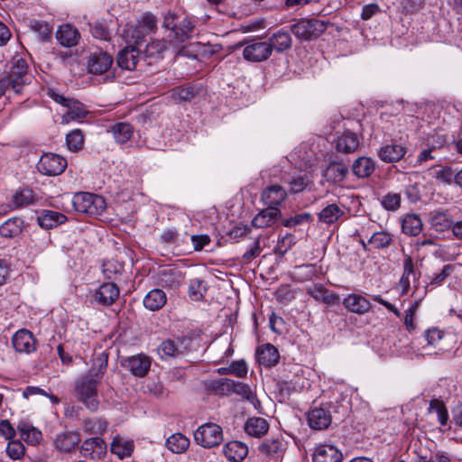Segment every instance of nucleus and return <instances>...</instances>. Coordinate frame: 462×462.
Masks as SVG:
<instances>
[{"mask_svg": "<svg viewBox=\"0 0 462 462\" xmlns=\"http://www.w3.org/2000/svg\"><path fill=\"white\" fill-rule=\"evenodd\" d=\"M342 453L332 445H320L316 448L313 455V462H340Z\"/></svg>", "mask_w": 462, "mask_h": 462, "instance_id": "5701e85b", "label": "nucleus"}, {"mask_svg": "<svg viewBox=\"0 0 462 462\" xmlns=\"http://www.w3.org/2000/svg\"><path fill=\"white\" fill-rule=\"evenodd\" d=\"M247 371V365L244 360L232 362L228 366V373L240 378L245 377Z\"/></svg>", "mask_w": 462, "mask_h": 462, "instance_id": "69168bd1", "label": "nucleus"}, {"mask_svg": "<svg viewBox=\"0 0 462 462\" xmlns=\"http://www.w3.org/2000/svg\"><path fill=\"white\" fill-rule=\"evenodd\" d=\"M295 244V236L291 234H286L278 240L275 252L283 255Z\"/></svg>", "mask_w": 462, "mask_h": 462, "instance_id": "680f3d73", "label": "nucleus"}, {"mask_svg": "<svg viewBox=\"0 0 462 462\" xmlns=\"http://www.w3.org/2000/svg\"><path fill=\"white\" fill-rule=\"evenodd\" d=\"M38 224L44 229H51L67 221V217L54 210H42L38 217Z\"/></svg>", "mask_w": 462, "mask_h": 462, "instance_id": "a878e982", "label": "nucleus"}, {"mask_svg": "<svg viewBox=\"0 0 462 462\" xmlns=\"http://www.w3.org/2000/svg\"><path fill=\"white\" fill-rule=\"evenodd\" d=\"M195 96V90L192 87L180 86L171 91V98L175 102L189 101Z\"/></svg>", "mask_w": 462, "mask_h": 462, "instance_id": "13d9d810", "label": "nucleus"}, {"mask_svg": "<svg viewBox=\"0 0 462 462\" xmlns=\"http://www.w3.org/2000/svg\"><path fill=\"white\" fill-rule=\"evenodd\" d=\"M139 59L140 50L136 46H127L118 53L117 64L123 69L134 70Z\"/></svg>", "mask_w": 462, "mask_h": 462, "instance_id": "aec40b11", "label": "nucleus"}, {"mask_svg": "<svg viewBox=\"0 0 462 462\" xmlns=\"http://www.w3.org/2000/svg\"><path fill=\"white\" fill-rule=\"evenodd\" d=\"M444 334L441 330L432 328L425 331L424 338L427 341V346L434 349V354H441L446 351L442 345Z\"/></svg>", "mask_w": 462, "mask_h": 462, "instance_id": "a19ab883", "label": "nucleus"}, {"mask_svg": "<svg viewBox=\"0 0 462 462\" xmlns=\"http://www.w3.org/2000/svg\"><path fill=\"white\" fill-rule=\"evenodd\" d=\"M381 203L385 209L395 211L400 208L401 195L399 193L389 192L383 197Z\"/></svg>", "mask_w": 462, "mask_h": 462, "instance_id": "052dcab7", "label": "nucleus"}, {"mask_svg": "<svg viewBox=\"0 0 462 462\" xmlns=\"http://www.w3.org/2000/svg\"><path fill=\"white\" fill-rule=\"evenodd\" d=\"M428 222L430 229L437 233L452 230L454 222L448 210L436 209L429 213Z\"/></svg>", "mask_w": 462, "mask_h": 462, "instance_id": "9b49d317", "label": "nucleus"}, {"mask_svg": "<svg viewBox=\"0 0 462 462\" xmlns=\"http://www.w3.org/2000/svg\"><path fill=\"white\" fill-rule=\"evenodd\" d=\"M120 290L114 282H106L100 285L94 293L95 301L102 306L109 307L119 298Z\"/></svg>", "mask_w": 462, "mask_h": 462, "instance_id": "9d476101", "label": "nucleus"}, {"mask_svg": "<svg viewBox=\"0 0 462 462\" xmlns=\"http://www.w3.org/2000/svg\"><path fill=\"white\" fill-rule=\"evenodd\" d=\"M183 276L181 272L173 268H163L157 274V284L170 289L180 285Z\"/></svg>", "mask_w": 462, "mask_h": 462, "instance_id": "393cba45", "label": "nucleus"}, {"mask_svg": "<svg viewBox=\"0 0 462 462\" xmlns=\"http://www.w3.org/2000/svg\"><path fill=\"white\" fill-rule=\"evenodd\" d=\"M151 363V358L144 354L122 357L120 360L121 365L136 377H144L150 370Z\"/></svg>", "mask_w": 462, "mask_h": 462, "instance_id": "6e6552de", "label": "nucleus"}, {"mask_svg": "<svg viewBox=\"0 0 462 462\" xmlns=\"http://www.w3.org/2000/svg\"><path fill=\"white\" fill-rule=\"evenodd\" d=\"M343 305L351 312L365 314L372 309L371 302L362 295L351 293L343 300Z\"/></svg>", "mask_w": 462, "mask_h": 462, "instance_id": "412c9836", "label": "nucleus"}, {"mask_svg": "<svg viewBox=\"0 0 462 462\" xmlns=\"http://www.w3.org/2000/svg\"><path fill=\"white\" fill-rule=\"evenodd\" d=\"M287 193L280 185H271L263 189L261 199L268 208H278L286 199Z\"/></svg>", "mask_w": 462, "mask_h": 462, "instance_id": "a211bd4d", "label": "nucleus"}, {"mask_svg": "<svg viewBox=\"0 0 462 462\" xmlns=\"http://www.w3.org/2000/svg\"><path fill=\"white\" fill-rule=\"evenodd\" d=\"M23 226V220L20 217H12L0 226V235L5 238H13L18 236Z\"/></svg>", "mask_w": 462, "mask_h": 462, "instance_id": "c03bdc74", "label": "nucleus"}, {"mask_svg": "<svg viewBox=\"0 0 462 462\" xmlns=\"http://www.w3.org/2000/svg\"><path fill=\"white\" fill-rule=\"evenodd\" d=\"M430 412H436L438 420L441 426H446L448 420V412L442 401L433 399L430 402L429 407Z\"/></svg>", "mask_w": 462, "mask_h": 462, "instance_id": "3c124183", "label": "nucleus"}, {"mask_svg": "<svg viewBox=\"0 0 462 462\" xmlns=\"http://www.w3.org/2000/svg\"><path fill=\"white\" fill-rule=\"evenodd\" d=\"M206 291V287L204 285V282L199 279H193L190 281L189 286V296L194 300H199L203 298L204 293Z\"/></svg>", "mask_w": 462, "mask_h": 462, "instance_id": "bf43d9fd", "label": "nucleus"}, {"mask_svg": "<svg viewBox=\"0 0 462 462\" xmlns=\"http://www.w3.org/2000/svg\"><path fill=\"white\" fill-rule=\"evenodd\" d=\"M162 358L177 357L182 354V342L180 339H166L157 348Z\"/></svg>", "mask_w": 462, "mask_h": 462, "instance_id": "e433bc0d", "label": "nucleus"}, {"mask_svg": "<svg viewBox=\"0 0 462 462\" xmlns=\"http://www.w3.org/2000/svg\"><path fill=\"white\" fill-rule=\"evenodd\" d=\"M256 358L261 365L273 367L278 364L280 354L273 345L268 343L257 347Z\"/></svg>", "mask_w": 462, "mask_h": 462, "instance_id": "6ab92c4d", "label": "nucleus"}, {"mask_svg": "<svg viewBox=\"0 0 462 462\" xmlns=\"http://www.w3.org/2000/svg\"><path fill=\"white\" fill-rule=\"evenodd\" d=\"M13 202L16 208L32 205L35 202L34 193L30 189H24L17 191L13 197Z\"/></svg>", "mask_w": 462, "mask_h": 462, "instance_id": "09e8293b", "label": "nucleus"}, {"mask_svg": "<svg viewBox=\"0 0 462 462\" xmlns=\"http://www.w3.org/2000/svg\"><path fill=\"white\" fill-rule=\"evenodd\" d=\"M162 26L171 31L177 42L182 43L191 37L195 23L185 14L170 11L164 15Z\"/></svg>", "mask_w": 462, "mask_h": 462, "instance_id": "f257e3e1", "label": "nucleus"}, {"mask_svg": "<svg viewBox=\"0 0 462 462\" xmlns=\"http://www.w3.org/2000/svg\"><path fill=\"white\" fill-rule=\"evenodd\" d=\"M329 405H322L311 409L307 415L310 428L315 430H326L331 423L332 416Z\"/></svg>", "mask_w": 462, "mask_h": 462, "instance_id": "1a4fd4ad", "label": "nucleus"}, {"mask_svg": "<svg viewBox=\"0 0 462 462\" xmlns=\"http://www.w3.org/2000/svg\"><path fill=\"white\" fill-rule=\"evenodd\" d=\"M285 444L280 438L266 439L259 447L262 453L272 457H279L284 451Z\"/></svg>", "mask_w": 462, "mask_h": 462, "instance_id": "79ce46f5", "label": "nucleus"}, {"mask_svg": "<svg viewBox=\"0 0 462 462\" xmlns=\"http://www.w3.org/2000/svg\"><path fill=\"white\" fill-rule=\"evenodd\" d=\"M358 146V136L350 131H345L340 136H338L336 143L337 150L345 153L354 152Z\"/></svg>", "mask_w": 462, "mask_h": 462, "instance_id": "473e14b6", "label": "nucleus"}, {"mask_svg": "<svg viewBox=\"0 0 462 462\" xmlns=\"http://www.w3.org/2000/svg\"><path fill=\"white\" fill-rule=\"evenodd\" d=\"M168 43L163 40L152 41L148 43L143 51L146 57H159L164 51H166Z\"/></svg>", "mask_w": 462, "mask_h": 462, "instance_id": "4d7b16f0", "label": "nucleus"}, {"mask_svg": "<svg viewBox=\"0 0 462 462\" xmlns=\"http://www.w3.org/2000/svg\"><path fill=\"white\" fill-rule=\"evenodd\" d=\"M393 242V236L385 231L374 233L368 240V244L378 250L389 247Z\"/></svg>", "mask_w": 462, "mask_h": 462, "instance_id": "de8ad7c7", "label": "nucleus"}, {"mask_svg": "<svg viewBox=\"0 0 462 462\" xmlns=\"http://www.w3.org/2000/svg\"><path fill=\"white\" fill-rule=\"evenodd\" d=\"M225 457L232 462L242 461L248 454V448L241 441H229L223 448Z\"/></svg>", "mask_w": 462, "mask_h": 462, "instance_id": "bb28decb", "label": "nucleus"}, {"mask_svg": "<svg viewBox=\"0 0 462 462\" xmlns=\"http://www.w3.org/2000/svg\"><path fill=\"white\" fill-rule=\"evenodd\" d=\"M79 32L77 28L70 24H62L56 32L58 42L64 47L76 46L79 40Z\"/></svg>", "mask_w": 462, "mask_h": 462, "instance_id": "b1692460", "label": "nucleus"}, {"mask_svg": "<svg viewBox=\"0 0 462 462\" xmlns=\"http://www.w3.org/2000/svg\"><path fill=\"white\" fill-rule=\"evenodd\" d=\"M167 302L166 293L161 289H152L143 298V303L145 309L157 311Z\"/></svg>", "mask_w": 462, "mask_h": 462, "instance_id": "cd10ccee", "label": "nucleus"}, {"mask_svg": "<svg viewBox=\"0 0 462 462\" xmlns=\"http://www.w3.org/2000/svg\"><path fill=\"white\" fill-rule=\"evenodd\" d=\"M194 439L198 445L203 448H215L223 441L222 428L216 423H205L194 432Z\"/></svg>", "mask_w": 462, "mask_h": 462, "instance_id": "39448f33", "label": "nucleus"}, {"mask_svg": "<svg viewBox=\"0 0 462 462\" xmlns=\"http://www.w3.org/2000/svg\"><path fill=\"white\" fill-rule=\"evenodd\" d=\"M80 441L81 437L78 431H67L56 435L54 445L60 452L69 453L79 446Z\"/></svg>", "mask_w": 462, "mask_h": 462, "instance_id": "f3484780", "label": "nucleus"}, {"mask_svg": "<svg viewBox=\"0 0 462 462\" xmlns=\"http://www.w3.org/2000/svg\"><path fill=\"white\" fill-rule=\"evenodd\" d=\"M27 69V63L23 59L19 58L13 60V65L8 74L14 79L16 88L20 86L23 88L26 84L28 79Z\"/></svg>", "mask_w": 462, "mask_h": 462, "instance_id": "72a5a7b5", "label": "nucleus"}, {"mask_svg": "<svg viewBox=\"0 0 462 462\" xmlns=\"http://www.w3.org/2000/svg\"><path fill=\"white\" fill-rule=\"evenodd\" d=\"M406 150L399 144H387L378 152L379 158L384 162H395L405 155Z\"/></svg>", "mask_w": 462, "mask_h": 462, "instance_id": "f704fd0d", "label": "nucleus"}, {"mask_svg": "<svg viewBox=\"0 0 462 462\" xmlns=\"http://www.w3.org/2000/svg\"><path fill=\"white\" fill-rule=\"evenodd\" d=\"M326 29L327 24L318 19H300L291 26L295 37L305 42L319 38Z\"/></svg>", "mask_w": 462, "mask_h": 462, "instance_id": "20e7f679", "label": "nucleus"}, {"mask_svg": "<svg viewBox=\"0 0 462 462\" xmlns=\"http://www.w3.org/2000/svg\"><path fill=\"white\" fill-rule=\"evenodd\" d=\"M66 167V159L55 153L43 154L37 164L38 171L48 176L60 175L65 171Z\"/></svg>", "mask_w": 462, "mask_h": 462, "instance_id": "0eeeda50", "label": "nucleus"}, {"mask_svg": "<svg viewBox=\"0 0 462 462\" xmlns=\"http://www.w3.org/2000/svg\"><path fill=\"white\" fill-rule=\"evenodd\" d=\"M66 143L69 151L77 152L83 147L84 136L80 130L76 129L66 135Z\"/></svg>", "mask_w": 462, "mask_h": 462, "instance_id": "5fc2aeb1", "label": "nucleus"}, {"mask_svg": "<svg viewBox=\"0 0 462 462\" xmlns=\"http://www.w3.org/2000/svg\"><path fill=\"white\" fill-rule=\"evenodd\" d=\"M311 215L310 213H300L297 214L294 217H289L285 219L282 224L286 227H293L303 223H309L311 221Z\"/></svg>", "mask_w": 462, "mask_h": 462, "instance_id": "0e129e2a", "label": "nucleus"}, {"mask_svg": "<svg viewBox=\"0 0 462 462\" xmlns=\"http://www.w3.org/2000/svg\"><path fill=\"white\" fill-rule=\"evenodd\" d=\"M25 448L23 444L17 439L9 440L6 447V454L13 460H19L23 457Z\"/></svg>", "mask_w": 462, "mask_h": 462, "instance_id": "6e6d98bb", "label": "nucleus"}, {"mask_svg": "<svg viewBox=\"0 0 462 462\" xmlns=\"http://www.w3.org/2000/svg\"><path fill=\"white\" fill-rule=\"evenodd\" d=\"M269 423L263 418L253 417L249 418L245 424V432L253 437L260 438L267 433Z\"/></svg>", "mask_w": 462, "mask_h": 462, "instance_id": "c9c22d12", "label": "nucleus"}, {"mask_svg": "<svg viewBox=\"0 0 462 462\" xmlns=\"http://www.w3.org/2000/svg\"><path fill=\"white\" fill-rule=\"evenodd\" d=\"M125 272L124 263L114 259L106 260L102 264V273L107 282L120 281Z\"/></svg>", "mask_w": 462, "mask_h": 462, "instance_id": "c85d7f7f", "label": "nucleus"}, {"mask_svg": "<svg viewBox=\"0 0 462 462\" xmlns=\"http://www.w3.org/2000/svg\"><path fill=\"white\" fill-rule=\"evenodd\" d=\"M281 217L279 208H266L262 209L252 220V225L256 228L272 226Z\"/></svg>", "mask_w": 462, "mask_h": 462, "instance_id": "4be33fe9", "label": "nucleus"}, {"mask_svg": "<svg viewBox=\"0 0 462 462\" xmlns=\"http://www.w3.org/2000/svg\"><path fill=\"white\" fill-rule=\"evenodd\" d=\"M455 266L452 264H446L442 267L439 273H436L429 285L439 286L444 281L454 272Z\"/></svg>", "mask_w": 462, "mask_h": 462, "instance_id": "e2e57ef3", "label": "nucleus"}, {"mask_svg": "<svg viewBox=\"0 0 462 462\" xmlns=\"http://www.w3.org/2000/svg\"><path fill=\"white\" fill-rule=\"evenodd\" d=\"M90 32L92 35L97 39L108 40L110 37V33L107 28L97 22L90 24Z\"/></svg>", "mask_w": 462, "mask_h": 462, "instance_id": "774afa93", "label": "nucleus"}, {"mask_svg": "<svg viewBox=\"0 0 462 462\" xmlns=\"http://www.w3.org/2000/svg\"><path fill=\"white\" fill-rule=\"evenodd\" d=\"M30 28L39 35L42 42H48L51 38L52 27L44 21H31Z\"/></svg>", "mask_w": 462, "mask_h": 462, "instance_id": "8fccbe9b", "label": "nucleus"}, {"mask_svg": "<svg viewBox=\"0 0 462 462\" xmlns=\"http://www.w3.org/2000/svg\"><path fill=\"white\" fill-rule=\"evenodd\" d=\"M107 429V422L101 418H94L85 420L84 430L90 434H102Z\"/></svg>", "mask_w": 462, "mask_h": 462, "instance_id": "603ef678", "label": "nucleus"}, {"mask_svg": "<svg viewBox=\"0 0 462 462\" xmlns=\"http://www.w3.org/2000/svg\"><path fill=\"white\" fill-rule=\"evenodd\" d=\"M12 343L19 353L29 354L36 349V341L32 333L24 328L18 330L14 335Z\"/></svg>", "mask_w": 462, "mask_h": 462, "instance_id": "4468645a", "label": "nucleus"}, {"mask_svg": "<svg viewBox=\"0 0 462 462\" xmlns=\"http://www.w3.org/2000/svg\"><path fill=\"white\" fill-rule=\"evenodd\" d=\"M107 132L112 134L117 143L123 144L132 138L134 127L127 122H118L112 125Z\"/></svg>", "mask_w": 462, "mask_h": 462, "instance_id": "7c9ffc66", "label": "nucleus"}, {"mask_svg": "<svg viewBox=\"0 0 462 462\" xmlns=\"http://www.w3.org/2000/svg\"><path fill=\"white\" fill-rule=\"evenodd\" d=\"M240 45H245L243 57L250 62H262L267 60L272 53L266 41L245 40Z\"/></svg>", "mask_w": 462, "mask_h": 462, "instance_id": "423d86ee", "label": "nucleus"}, {"mask_svg": "<svg viewBox=\"0 0 462 462\" xmlns=\"http://www.w3.org/2000/svg\"><path fill=\"white\" fill-rule=\"evenodd\" d=\"M233 380L228 378H221L215 380L210 384L211 391L218 395L232 394Z\"/></svg>", "mask_w": 462, "mask_h": 462, "instance_id": "864d4df0", "label": "nucleus"}, {"mask_svg": "<svg viewBox=\"0 0 462 462\" xmlns=\"http://www.w3.org/2000/svg\"><path fill=\"white\" fill-rule=\"evenodd\" d=\"M344 216V209L337 204L332 203L320 210L318 214V220L328 226H336L342 221Z\"/></svg>", "mask_w": 462, "mask_h": 462, "instance_id": "2eb2a0df", "label": "nucleus"}, {"mask_svg": "<svg viewBox=\"0 0 462 462\" xmlns=\"http://www.w3.org/2000/svg\"><path fill=\"white\" fill-rule=\"evenodd\" d=\"M72 204L76 211L90 217L100 216L106 208V200L102 196L89 192L75 194Z\"/></svg>", "mask_w": 462, "mask_h": 462, "instance_id": "7ed1b4c3", "label": "nucleus"}, {"mask_svg": "<svg viewBox=\"0 0 462 462\" xmlns=\"http://www.w3.org/2000/svg\"><path fill=\"white\" fill-rule=\"evenodd\" d=\"M21 438L28 444L35 445L42 439V432L26 421H20L17 425Z\"/></svg>", "mask_w": 462, "mask_h": 462, "instance_id": "58836bf2", "label": "nucleus"}, {"mask_svg": "<svg viewBox=\"0 0 462 462\" xmlns=\"http://www.w3.org/2000/svg\"><path fill=\"white\" fill-rule=\"evenodd\" d=\"M374 161L366 156L356 159L352 164V171L357 178H367L374 173Z\"/></svg>", "mask_w": 462, "mask_h": 462, "instance_id": "2f4dec72", "label": "nucleus"}, {"mask_svg": "<svg viewBox=\"0 0 462 462\" xmlns=\"http://www.w3.org/2000/svg\"><path fill=\"white\" fill-rule=\"evenodd\" d=\"M110 449L112 453L122 459L131 456L134 450V442L116 435L111 443Z\"/></svg>", "mask_w": 462, "mask_h": 462, "instance_id": "ea45409f", "label": "nucleus"}, {"mask_svg": "<svg viewBox=\"0 0 462 462\" xmlns=\"http://www.w3.org/2000/svg\"><path fill=\"white\" fill-rule=\"evenodd\" d=\"M267 44L270 46V51L277 53H283L289 51L292 46V38L291 33L284 29H280L272 33L266 40Z\"/></svg>", "mask_w": 462, "mask_h": 462, "instance_id": "ddd939ff", "label": "nucleus"}, {"mask_svg": "<svg viewBox=\"0 0 462 462\" xmlns=\"http://www.w3.org/2000/svg\"><path fill=\"white\" fill-rule=\"evenodd\" d=\"M422 221L417 214H408L402 221V232L410 236H416L422 231Z\"/></svg>", "mask_w": 462, "mask_h": 462, "instance_id": "4c0bfd02", "label": "nucleus"}, {"mask_svg": "<svg viewBox=\"0 0 462 462\" xmlns=\"http://www.w3.org/2000/svg\"><path fill=\"white\" fill-rule=\"evenodd\" d=\"M106 452V445L99 437L86 439L80 446V454L92 459H100Z\"/></svg>", "mask_w": 462, "mask_h": 462, "instance_id": "dca6fc26", "label": "nucleus"}, {"mask_svg": "<svg viewBox=\"0 0 462 462\" xmlns=\"http://www.w3.org/2000/svg\"><path fill=\"white\" fill-rule=\"evenodd\" d=\"M348 173V168L342 162H332L324 171V177L327 181L340 184L344 181Z\"/></svg>", "mask_w": 462, "mask_h": 462, "instance_id": "c756f323", "label": "nucleus"}, {"mask_svg": "<svg viewBox=\"0 0 462 462\" xmlns=\"http://www.w3.org/2000/svg\"><path fill=\"white\" fill-rule=\"evenodd\" d=\"M166 447L174 454H181L189 446V439L181 433H175L166 439Z\"/></svg>", "mask_w": 462, "mask_h": 462, "instance_id": "a18cd8bd", "label": "nucleus"}, {"mask_svg": "<svg viewBox=\"0 0 462 462\" xmlns=\"http://www.w3.org/2000/svg\"><path fill=\"white\" fill-rule=\"evenodd\" d=\"M113 57L105 51H96L90 54L88 61V69L92 74H104L111 68Z\"/></svg>", "mask_w": 462, "mask_h": 462, "instance_id": "f8f14e48", "label": "nucleus"}, {"mask_svg": "<svg viewBox=\"0 0 462 462\" xmlns=\"http://www.w3.org/2000/svg\"><path fill=\"white\" fill-rule=\"evenodd\" d=\"M232 393H236L247 400H251L253 398V393L247 384L241 382H236L234 380L232 385Z\"/></svg>", "mask_w": 462, "mask_h": 462, "instance_id": "338daca9", "label": "nucleus"}, {"mask_svg": "<svg viewBox=\"0 0 462 462\" xmlns=\"http://www.w3.org/2000/svg\"><path fill=\"white\" fill-rule=\"evenodd\" d=\"M67 108L68 111L62 117V120L65 123H69V121L82 120L88 114V111L87 110L85 106L75 99H72L70 101Z\"/></svg>", "mask_w": 462, "mask_h": 462, "instance_id": "37998d69", "label": "nucleus"}, {"mask_svg": "<svg viewBox=\"0 0 462 462\" xmlns=\"http://www.w3.org/2000/svg\"><path fill=\"white\" fill-rule=\"evenodd\" d=\"M120 34L125 42L130 44V46H133L132 44H139L144 37V33L140 27L129 24H126L122 29Z\"/></svg>", "mask_w": 462, "mask_h": 462, "instance_id": "49530a36", "label": "nucleus"}, {"mask_svg": "<svg viewBox=\"0 0 462 462\" xmlns=\"http://www.w3.org/2000/svg\"><path fill=\"white\" fill-rule=\"evenodd\" d=\"M98 381L92 375H86L75 383L74 394L78 401L81 402L85 407L92 411L98 409L99 402L97 398Z\"/></svg>", "mask_w": 462, "mask_h": 462, "instance_id": "f03ea898", "label": "nucleus"}]
</instances>
